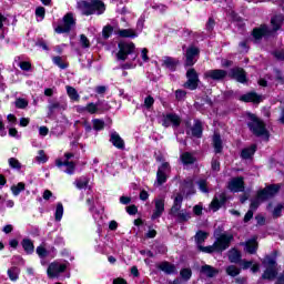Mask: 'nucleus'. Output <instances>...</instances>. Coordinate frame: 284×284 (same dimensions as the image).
Returning <instances> with one entry per match:
<instances>
[{
	"label": "nucleus",
	"instance_id": "obj_1",
	"mask_svg": "<svg viewBox=\"0 0 284 284\" xmlns=\"http://www.w3.org/2000/svg\"><path fill=\"white\" fill-rule=\"evenodd\" d=\"M119 52L116 54L119 61H130L131 63L124 64V69L128 70L130 68H136L138 65H143V63H148L150 61V57H148V49L143 48L140 50L139 58V49L133 42L122 41L118 44Z\"/></svg>",
	"mask_w": 284,
	"mask_h": 284
},
{
	"label": "nucleus",
	"instance_id": "obj_2",
	"mask_svg": "<svg viewBox=\"0 0 284 284\" xmlns=\"http://www.w3.org/2000/svg\"><path fill=\"white\" fill-rule=\"evenodd\" d=\"M207 239V233L203 231H199L195 235V243L200 252H204L205 254H212V252H223L230 247V243L234 241V236L230 233H223L219 237L213 245L203 246L205 240Z\"/></svg>",
	"mask_w": 284,
	"mask_h": 284
},
{
	"label": "nucleus",
	"instance_id": "obj_3",
	"mask_svg": "<svg viewBox=\"0 0 284 284\" xmlns=\"http://www.w3.org/2000/svg\"><path fill=\"white\" fill-rule=\"evenodd\" d=\"M280 190H281L280 184H272V185L266 186L263 190H260L257 192L256 197L251 201L250 210L247 211V213L244 216V223L252 221V219L254 217V212H256V210H258V205H261V203H263V201H267V199H272V196H276V194H278Z\"/></svg>",
	"mask_w": 284,
	"mask_h": 284
},
{
	"label": "nucleus",
	"instance_id": "obj_4",
	"mask_svg": "<svg viewBox=\"0 0 284 284\" xmlns=\"http://www.w3.org/2000/svg\"><path fill=\"white\" fill-rule=\"evenodd\" d=\"M78 9L84 17H90L91 14H103L105 12V3L101 0L91 1H80L78 2Z\"/></svg>",
	"mask_w": 284,
	"mask_h": 284
},
{
	"label": "nucleus",
	"instance_id": "obj_5",
	"mask_svg": "<svg viewBox=\"0 0 284 284\" xmlns=\"http://www.w3.org/2000/svg\"><path fill=\"white\" fill-rule=\"evenodd\" d=\"M262 263L265 267L262 278L266 281H274L278 274V264H276V257L267 255Z\"/></svg>",
	"mask_w": 284,
	"mask_h": 284
},
{
	"label": "nucleus",
	"instance_id": "obj_6",
	"mask_svg": "<svg viewBox=\"0 0 284 284\" xmlns=\"http://www.w3.org/2000/svg\"><path fill=\"white\" fill-rule=\"evenodd\" d=\"M248 128L255 136H263L264 139H270V132L265 128V123L256 118V115L248 113Z\"/></svg>",
	"mask_w": 284,
	"mask_h": 284
},
{
	"label": "nucleus",
	"instance_id": "obj_7",
	"mask_svg": "<svg viewBox=\"0 0 284 284\" xmlns=\"http://www.w3.org/2000/svg\"><path fill=\"white\" fill-rule=\"evenodd\" d=\"M69 265L70 262L65 260L51 263L47 270L49 278H59L60 274H63Z\"/></svg>",
	"mask_w": 284,
	"mask_h": 284
},
{
	"label": "nucleus",
	"instance_id": "obj_8",
	"mask_svg": "<svg viewBox=\"0 0 284 284\" xmlns=\"http://www.w3.org/2000/svg\"><path fill=\"white\" fill-rule=\"evenodd\" d=\"M74 156L72 153H65L64 160L58 159L55 160V165L61 170V172H64L65 174H74V168L75 165L73 162H70V159Z\"/></svg>",
	"mask_w": 284,
	"mask_h": 284
},
{
	"label": "nucleus",
	"instance_id": "obj_9",
	"mask_svg": "<svg viewBox=\"0 0 284 284\" xmlns=\"http://www.w3.org/2000/svg\"><path fill=\"white\" fill-rule=\"evenodd\" d=\"M108 110H110V103L105 100L95 103L89 102L87 104V114H103V112H108Z\"/></svg>",
	"mask_w": 284,
	"mask_h": 284
},
{
	"label": "nucleus",
	"instance_id": "obj_10",
	"mask_svg": "<svg viewBox=\"0 0 284 284\" xmlns=\"http://www.w3.org/2000/svg\"><path fill=\"white\" fill-rule=\"evenodd\" d=\"M74 14L67 13L62 19V24L58 26L54 30L57 34H63L70 32L75 26Z\"/></svg>",
	"mask_w": 284,
	"mask_h": 284
},
{
	"label": "nucleus",
	"instance_id": "obj_11",
	"mask_svg": "<svg viewBox=\"0 0 284 284\" xmlns=\"http://www.w3.org/2000/svg\"><path fill=\"white\" fill-rule=\"evenodd\" d=\"M200 50L196 47H189L185 52V65L192 68L199 61Z\"/></svg>",
	"mask_w": 284,
	"mask_h": 284
},
{
	"label": "nucleus",
	"instance_id": "obj_12",
	"mask_svg": "<svg viewBox=\"0 0 284 284\" xmlns=\"http://www.w3.org/2000/svg\"><path fill=\"white\" fill-rule=\"evenodd\" d=\"M162 125L164 128H170V125H172L173 128H179V125H181V116H179L176 113L163 114Z\"/></svg>",
	"mask_w": 284,
	"mask_h": 284
},
{
	"label": "nucleus",
	"instance_id": "obj_13",
	"mask_svg": "<svg viewBox=\"0 0 284 284\" xmlns=\"http://www.w3.org/2000/svg\"><path fill=\"white\" fill-rule=\"evenodd\" d=\"M168 174H170V163L164 162L158 169L155 185H163L168 181Z\"/></svg>",
	"mask_w": 284,
	"mask_h": 284
},
{
	"label": "nucleus",
	"instance_id": "obj_14",
	"mask_svg": "<svg viewBox=\"0 0 284 284\" xmlns=\"http://www.w3.org/2000/svg\"><path fill=\"white\" fill-rule=\"evenodd\" d=\"M87 203L89 205V210L98 225H101L103 221V209L94 207V197H88Z\"/></svg>",
	"mask_w": 284,
	"mask_h": 284
},
{
	"label": "nucleus",
	"instance_id": "obj_15",
	"mask_svg": "<svg viewBox=\"0 0 284 284\" xmlns=\"http://www.w3.org/2000/svg\"><path fill=\"white\" fill-rule=\"evenodd\" d=\"M186 83L184 84V88H187L189 90H196L199 88V73H196V70L189 69L186 72Z\"/></svg>",
	"mask_w": 284,
	"mask_h": 284
},
{
	"label": "nucleus",
	"instance_id": "obj_16",
	"mask_svg": "<svg viewBox=\"0 0 284 284\" xmlns=\"http://www.w3.org/2000/svg\"><path fill=\"white\" fill-rule=\"evenodd\" d=\"M154 203H155V209L151 216L152 221H156V219H161V216H163V212H165V199L164 197L155 199Z\"/></svg>",
	"mask_w": 284,
	"mask_h": 284
},
{
	"label": "nucleus",
	"instance_id": "obj_17",
	"mask_svg": "<svg viewBox=\"0 0 284 284\" xmlns=\"http://www.w3.org/2000/svg\"><path fill=\"white\" fill-rule=\"evenodd\" d=\"M227 77V71L221 69L209 70L204 73V79H212V81H223Z\"/></svg>",
	"mask_w": 284,
	"mask_h": 284
},
{
	"label": "nucleus",
	"instance_id": "obj_18",
	"mask_svg": "<svg viewBox=\"0 0 284 284\" xmlns=\"http://www.w3.org/2000/svg\"><path fill=\"white\" fill-rule=\"evenodd\" d=\"M225 201H227V199L225 197L224 192L216 194L210 204V210H212V212H219L221 206L225 205Z\"/></svg>",
	"mask_w": 284,
	"mask_h": 284
},
{
	"label": "nucleus",
	"instance_id": "obj_19",
	"mask_svg": "<svg viewBox=\"0 0 284 284\" xmlns=\"http://www.w3.org/2000/svg\"><path fill=\"white\" fill-rule=\"evenodd\" d=\"M229 190L231 192H243L245 190V182L243 178H234L229 182Z\"/></svg>",
	"mask_w": 284,
	"mask_h": 284
},
{
	"label": "nucleus",
	"instance_id": "obj_20",
	"mask_svg": "<svg viewBox=\"0 0 284 284\" xmlns=\"http://www.w3.org/2000/svg\"><path fill=\"white\" fill-rule=\"evenodd\" d=\"M240 245H244L245 252L248 254H256V250L258 248V242H256V237H252L251 240L246 241L245 243L242 242Z\"/></svg>",
	"mask_w": 284,
	"mask_h": 284
},
{
	"label": "nucleus",
	"instance_id": "obj_21",
	"mask_svg": "<svg viewBox=\"0 0 284 284\" xmlns=\"http://www.w3.org/2000/svg\"><path fill=\"white\" fill-rule=\"evenodd\" d=\"M253 37L256 40L261 39L262 37H272V31H270L267 26L263 24L260 28L253 30Z\"/></svg>",
	"mask_w": 284,
	"mask_h": 284
},
{
	"label": "nucleus",
	"instance_id": "obj_22",
	"mask_svg": "<svg viewBox=\"0 0 284 284\" xmlns=\"http://www.w3.org/2000/svg\"><path fill=\"white\" fill-rule=\"evenodd\" d=\"M183 205V195L178 193L173 200V205L171 207L170 214L172 216H176V213L181 211V206Z\"/></svg>",
	"mask_w": 284,
	"mask_h": 284
},
{
	"label": "nucleus",
	"instance_id": "obj_23",
	"mask_svg": "<svg viewBox=\"0 0 284 284\" xmlns=\"http://www.w3.org/2000/svg\"><path fill=\"white\" fill-rule=\"evenodd\" d=\"M230 74L233 79H236L239 83H245V81H247V75H245V71L241 68L232 69Z\"/></svg>",
	"mask_w": 284,
	"mask_h": 284
},
{
	"label": "nucleus",
	"instance_id": "obj_24",
	"mask_svg": "<svg viewBox=\"0 0 284 284\" xmlns=\"http://www.w3.org/2000/svg\"><path fill=\"white\" fill-rule=\"evenodd\" d=\"M241 101H244V103H261V95L250 92L240 98Z\"/></svg>",
	"mask_w": 284,
	"mask_h": 284
},
{
	"label": "nucleus",
	"instance_id": "obj_25",
	"mask_svg": "<svg viewBox=\"0 0 284 284\" xmlns=\"http://www.w3.org/2000/svg\"><path fill=\"white\" fill-rule=\"evenodd\" d=\"M110 141L114 148H118V150H123V148H125V142H123V139H121V135L116 132L111 133Z\"/></svg>",
	"mask_w": 284,
	"mask_h": 284
},
{
	"label": "nucleus",
	"instance_id": "obj_26",
	"mask_svg": "<svg viewBox=\"0 0 284 284\" xmlns=\"http://www.w3.org/2000/svg\"><path fill=\"white\" fill-rule=\"evenodd\" d=\"M180 159L183 165H194L196 161V155H194V153L184 152L181 154Z\"/></svg>",
	"mask_w": 284,
	"mask_h": 284
},
{
	"label": "nucleus",
	"instance_id": "obj_27",
	"mask_svg": "<svg viewBox=\"0 0 284 284\" xmlns=\"http://www.w3.org/2000/svg\"><path fill=\"white\" fill-rule=\"evenodd\" d=\"M163 65L171 72H174V70H176V67L179 65V60L174 58L165 57L163 59Z\"/></svg>",
	"mask_w": 284,
	"mask_h": 284
},
{
	"label": "nucleus",
	"instance_id": "obj_28",
	"mask_svg": "<svg viewBox=\"0 0 284 284\" xmlns=\"http://www.w3.org/2000/svg\"><path fill=\"white\" fill-rule=\"evenodd\" d=\"M159 270L164 272V274H176V266L170 264L169 262H162L158 265Z\"/></svg>",
	"mask_w": 284,
	"mask_h": 284
},
{
	"label": "nucleus",
	"instance_id": "obj_29",
	"mask_svg": "<svg viewBox=\"0 0 284 284\" xmlns=\"http://www.w3.org/2000/svg\"><path fill=\"white\" fill-rule=\"evenodd\" d=\"M213 148L215 150V154H221L223 152V141L219 133H214L213 135Z\"/></svg>",
	"mask_w": 284,
	"mask_h": 284
},
{
	"label": "nucleus",
	"instance_id": "obj_30",
	"mask_svg": "<svg viewBox=\"0 0 284 284\" xmlns=\"http://www.w3.org/2000/svg\"><path fill=\"white\" fill-rule=\"evenodd\" d=\"M118 34L123 39H136V37H139V33L133 29H121L118 31Z\"/></svg>",
	"mask_w": 284,
	"mask_h": 284
},
{
	"label": "nucleus",
	"instance_id": "obj_31",
	"mask_svg": "<svg viewBox=\"0 0 284 284\" xmlns=\"http://www.w3.org/2000/svg\"><path fill=\"white\" fill-rule=\"evenodd\" d=\"M192 136H196V139H201V136H203V123L201 120H195L192 128Z\"/></svg>",
	"mask_w": 284,
	"mask_h": 284
},
{
	"label": "nucleus",
	"instance_id": "obj_32",
	"mask_svg": "<svg viewBox=\"0 0 284 284\" xmlns=\"http://www.w3.org/2000/svg\"><path fill=\"white\" fill-rule=\"evenodd\" d=\"M183 193L190 196V194H194V180L189 179L185 180L182 184Z\"/></svg>",
	"mask_w": 284,
	"mask_h": 284
},
{
	"label": "nucleus",
	"instance_id": "obj_33",
	"mask_svg": "<svg viewBox=\"0 0 284 284\" xmlns=\"http://www.w3.org/2000/svg\"><path fill=\"white\" fill-rule=\"evenodd\" d=\"M201 273L205 274L209 278H214V276L219 274V270L206 264L201 267Z\"/></svg>",
	"mask_w": 284,
	"mask_h": 284
},
{
	"label": "nucleus",
	"instance_id": "obj_34",
	"mask_svg": "<svg viewBox=\"0 0 284 284\" xmlns=\"http://www.w3.org/2000/svg\"><path fill=\"white\" fill-rule=\"evenodd\" d=\"M21 245L26 252V254H33L34 253V243L30 239H23Z\"/></svg>",
	"mask_w": 284,
	"mask_h": 284
},
{
	"label": "nucleus",
	"instance_id": "obj_35",
	"mask_svg": "<svg viewBox=\"0 0 284 284\" xmlns=\"http://www.w3.org/2000/svg\"><path fill=\"white\" fill-rule=\"evenodd\" d=\"M65 89H67V94H68L69 99L71 101L79 102V100L81 99V95H79V92L77 91V89H74V87H70V85H67Z\"/></svg>",
	"mask_w": 284,
	"mask_h": 284
},
{
	"label": "nucleus",
	"instance_id": "obj_36",
	"mask_svg": "<svg viewBox=\"0 0 284 284\" xmlns=\"http://www.w3.org/2000/svg\"><path fill=\"white\" fill-rule=\"evenodd\" d=\"M255 152H256V146L255 144H252L250 148L242 150L241 158L247 160L251 156H254Z\"/></svg>",
	"mask_w": 284,
	"mask_h": 284
},
{
	"label": "nucleus",
	"instance_id": "obj_37",
	"mask_svg": "<svg viewBox=\"0 0 284 284\" xmlns=\"http://www.w3.org/2000/svg\"><path fill=\"white\" fill-rule=\"evenodd\" d=\"M229 261L231 263H241V252L236 248L231 250L229 252Z\"/></svg>",
	"mask_w": 284,
	"mask_h": 284
},
{
	"label": "nucleus",
	"instance_id": "obj_38",
	"mask_svg": "<svg viewBox=\"0 0 284 284\" xmlns=\"http://www.w3.org/2000/svg\"><path fill=\"white\" fill-rule=\"evenodd\" d=\"M89 183H90V180L87 176H82L74 181V185L75 187H78V190H85Z\"/></svg>",
	"mask_w": 284,
	"mask_h": 284
},
{
	"label": "nucleus",
	"instance_id": "obj_39",
	"mask_svg": "<svg viewBox=\"0 0 284 284\" xmlns=\"http://www.w3.org/2000/svg\"><path fill=\"white\" fill-rule=\"evenodd\" d=\"M21 273V271L19 270V267L17 266H13V267H10L8 271H7V274L10 278V281H19V274Z\"/></svg>",
	"mask_w": 284,
	"mask_h": 284
},
{
	"label": "nucleus",
	"instance_id": "obj_40",
	"mask_svg": "<svg viewBox=\"0 0 284 284\" xmlns=\"http://www.w3.org/2000/svg\"><path fill=\"white\" fill-rule=\"evenodd\" d=\"M179 219L181 222L190 221L192 219V213L187 212L185 210H182L174 215Z\"/></svg>",
	"mask_w": 284,
	"mask_h": 284
},
{
	"label": "nucleus",
	"instance_id": "obj_41",
	"mask_svg": "<svg viewBox=\"0 0 284 284\" xmlns=\"http://www.w3.org/2000/svg\"><path fill=\"white\" fill-rule=\"evenodd\" d=\"M63 219V204L59 202L55 205L54 220L59 223Z\"/></svg>",
	"mask_w": 284,
	"mask_h": 284
},
{
	"label": "nucleus",
	"instance_id": "obj_42",
	"mask_svg": "<svg viewBox=\"0 0 284 284\" xmlns=\"http://www.w3.org/2000/svg\"><path fill=\"white\" fill-rule=\"evenodd\" d=\"M271 23L273 26V31L276 32L281 29V23H283V17L275 16L271 19Z\"/></svg>",
	"mask_w": 284,
	"mask_h": 284
},
{
	"label": "nucleus",
	"instance_id": "obj_43",
	"mask_svg": "<svg viewBox=\"0 0 284 284\" xmlns=\"http://www.w3.org/2000/svg\"><path fill=\"white\" fill-rule=\"evenodd\" d=\"M143 110H148L150 112V110H152V108H154V98L152 95H148L144 99V103L142 105Z\"/></svg>",
	"mask_w": 284,
	"mask_h": 284
},
{
	"label": "nucleus",
	"instance_id": "obj_44",
	"mask_svg": "<svg viewBox=\"0 0 284 284\" xmlns=\"http://www.w3.org/2000/svg\"><path fill=\"white\" fill-rule=\"evenodd\" d=\"M23 190H26V184L23 182H20L17 185L11 186L13 196H19V194H21Z\"/></svg>",
	"mask_w": 284,
	"mask_h": 284
},
{
	"label": "nucleus",
	"instance_id": "obj_45",
	"mask_svg": "<svg viewBox=\"0 0 284 284\" xmlns=\"http://www.w3.org/2000/svg\"><path fill=\"white\" fill-rule=\"evenodd\" d=\"M226 274L229 276H239L241 274V268L234 265H230L226 267Z\"/></svg>",
	"mask_w": 284,
	"mask_h": 284
},
{
	"label": "nucleus",
	"instance_id": "obj_46",
	"mask_svg": "<svg viewBox=\"0 0 284 284\" xmlns=\"http://www.w3.org/2000/svg\"><path fill=\"white\" fill-rule=\"evenodd\" d=\"M92 123H93V129L97 131L103 130L105 128V121L101 119H93Z\"/></svg>",
	"mask_w": 284,
	"mask_h": 284
},
{
	"label": "nucleus",
	"instance_id": "obj_47",
	"mask_svg": "<svg viewBox=\"0 0 284 284\" xmlns=\"http://www.w3.org/2000/svg\"><path fill=\"white\" fill-rule=\"evenodd\" d=\"M36 161L38 163H48V155L45 154V151L40 150L36 156Z\"/></svg>",
	"mask_w": 284,
	"mask_h": 284
},
{
	"label": "nucleus",
	"instance_id": "obj_48",
	"mask_svg": "<svg viewBox=\"0 0 284 284\" xmlns=\"http://www.w3.org/2000/svg\"><path fill=\"white\" fill-rule=\"evenodd\" d=\"M53 63L58 65L60 70H65V68H68V63H65L61 57H54Z\"/></svg>",
	"mask_w": 284,
	"mask_h": 284
},
{
	"label": "nucleus",
	"instance_id": "obj_49",
	"mask_svg": "<svg viewBox=\"0 0 284 284\" xmlns=\"http://www.w3.org/2000/svg\"><path fill=\"white\" fill-rule=\"evenodd\" d=\"M112 32H114V29L112 28V26H105L102 30L103 39H110V37L112 36Z\"/></svg>",
	"mask_w": 284,
	"mask_h": 284
},
{
	"label": "nucleus",
	"instance_id": "obj_50",
	"mask_svg": "<svg viewBox=\"0 0 284 284\" xmlns=\"http://www.w3.org/2000/svg\"><path fill=\"white\" fill-rule=\"evenodd\" d=\"M180 276L184 280V281H190V278H192V270L190 268H183L180 272Z\"/></svg>",
	"mask_w": 284,
	"mask_h": 284
},
{
	"label": "nucleus",
	"instance_id": "obj_51",
	"mask_svg": "<svg viewBox=\"0 0 284 284\" xmlns=\"http://www.w3.org/2000/svg\"><path fill=\"white\" fill-rule=\"evenodd\" d=\"M36 17H38V21H43V19L45 18V8L38 7L36 9Z\"/></svg>",
	"mask_w": 284,
	"mask_h": 284
},
{
	"label": "nucleus",
	"instance_id": "obj_52",
	"mask_svg": "<svg viewBox=\"0 0 284 284\" xmlns=\"http://www.w3.org/2000/svg\"><path fill=\"white\" fill-rule=\"evenodd\" d=\"M36 252H37L39 258H45V256H48V250H45V247H43V246H38L36 248Z\"/></svg>",
	"mask_w": 284,
	"mask_h": 284
},
{
	"label": "nucleus",
	"instance_id": "obj_53",
	"mask_svg": "<svg viewBox=\"0 0 284 284\" xmlns=\"http://www.w3.org/2000/svg\"><path fill=\"white\" fill-rule=\"evenodd\" d=\"M16 106H18L20 110H23L24 108H28V100L26 99H17L16 100Z\"/></svg>",
	"mask_w": 284,
	"mask_h": 284
},
{
	"label": "nucleus",
	"instance_id": "obj_54",
	"mask_svg": "<svg viewBox=\"0 0 284 284\" xmlns=\"http://www.w3.org/2000/svg\"><path fill=\"white\" fill-rule=\"evenodd\" d=\"M18 68L24 70L26 72L30 71V69L32 68V64L28 61H21L18 62Z\"/></svg>",
	"mask_w": 284,
	"mask_h": 284
},
{
	"label": "nucleus",
	"instance_id": "obj_55",
	"mask_svg": "<svg viewBox=\"0 0 284 284\" xmlns=\"http://www.w3.org/2000/svg\"><path fill=\"white\" fill-rule=\"evenodd\" d=\"M9 165H10V168H13L16 170H21V163H19V160H17L14 158L9 159Z\"/></svg>",
	"mask_w": 284,
	"mask_h": 284
},
{
	"label": "nucleus",
	"instance_id": "obj_56",
	"mask_svg": "<svg viewBox=\"0 0 284 284\" xmlns=\"http://www.w3.org/2000/svg\"><path fill=\"white\" fill-rule=\"evenodd\" d=\"M42 199H44V201H50V199H52V201H57V196H54L52 194V191L50 190H45L42 194Z\"/></svg>",
	"mask_w": 284,
	"mask_h": 284
},
{
	"label": "nucleus",
	"instance_id": "obj_57",
	"mask_svg": "<svg viewBox=\"0 0 284 284\" xmlns=\"http://www.w3.org/2000/svg\"><path fill=\"white\" fill-rule=\"evenodd\" d=\"M212 171L219 172L221 170V163L219 162V159L213 158L211 162Z\"/></svg>",
	"mask_w": 284,
	"mask_h": 284
},
{
	"label": "nucleus",
	"instance_id": "obj_58",
	"mask_svg": "<svg viewBox=\"0 0 284 284\" xmlns=\"http://www.w3.org/2000/svg\"><path fill=\"white\" fill-rule=\"evenodd\" d=\"M80 43L82 48H90V40L88 39V37H85V34L80 36Z\"/></svg>",
	"mask_w": 284,
	"mask_h": 284
},
{
	"label": "nucleus",
	"instance_id": "obj_59",
	"mask_svg": "<svg viewBox=\"0 0 284 284\" xmlns=\"http://www.w3.org/2000/svg\"><path fill=\"white\" fill-rule=\"evenodd\" d=\"M197 185L200 187V190L204 193V194H207V181L205 180H200L197 182Z\"/></svg>",
	"mask_w": 284,
	"mask_h": 284
},
{
	"label": "nucleus",
	"instance_id": "obj_60",
	"mask_svg": "<svg viewBox=\"0 0 284 284\" xmlns=\"http://www.w3.org/2000/svg\"><path fill=\"white\" fill-rule=\"evenodd\" d=\"M281 212H283V204H277L273 211V216L278 219V216H281Z\"/></svg>",
	"mask_w": 284,
	"mask_h": 284
},
{
	"label": "nucleus",
	"instance_id": "obj_61",
	"mask_svg": "<svg viewBox=\"0 0 284 284\" xmlns=\"http://www.w3.org/2000/svg\"><path fill=\"white\" fill-rule=\"evenodd\" d=\"M126 212L128 214H130V216H134V214L139 212V209L136 207V205H129L126 206Z\"/></svg>",
	"mask_w": 284,
	"mask_h": 284
},
{
	"label": "nucleus",
	"instance_id": "obj_62",
	"mask_svg": "<svg viewBox=\"0 0 284 284\" xmlns=\"http://www.w3.org/2000/svg\"><path fill=\"white\" fill-rule=\"evenodd\" d=\"M187 93L184 90H176L175 91V97L178 99V101H183V99H185V95Z\"/></svg>",
	"mask_w": 284,
	"mask_h": 284
},
{
	"label": "nucleus",
	"instance_id": "obj_63",
	"mask_svg": "<svg viewBox=\"0 0 284 284\" xmlns=\"http://www.w3.org/2000/svg\"><path fill=\"white\" fill-rule=\"evenodd\" d=\"M49 132H50V130L48 129V126H40L39 128V135L40 136H48Z\"/></svg>",
	"mask_w": 284,
	"mask_h": 284
},
{
	"label": "nucleus",
	"instance_id": "obj_64",
	"mask_svg": "<svg viewBox=\"0 0 284 284\" xmlns=\"http://www.w3.org/2000/svg\"><path fill=\"white\" fill-rule=\"evenodd\" d=\"M274 57L277 58L280 61H284V49L275 51Z\"/></svg>",
	"mask_w": 284,
	"mask_h": 284
}]
</instances>
